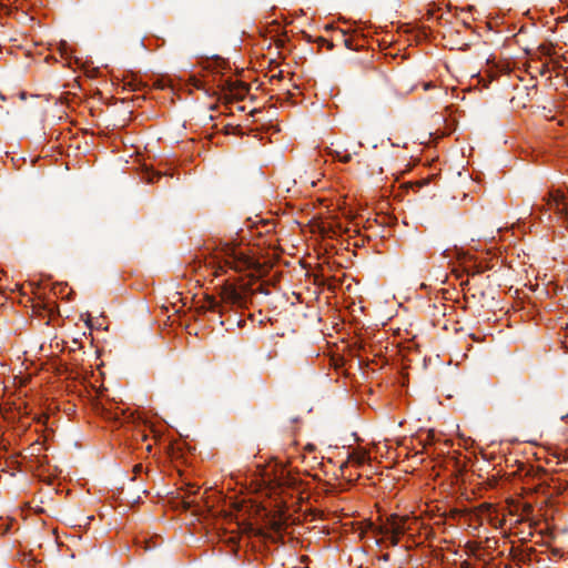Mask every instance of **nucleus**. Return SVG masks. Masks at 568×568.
<instances>
[{
    "mask_svg": "<svg viewBox=\"0 0 568 568\" xmlns=\"http://www.w3.org/2000/svg\"><path fill=\"white\" fill-rule=\"evenodd\" d=\"M221 300L219 302L213 296H207L202 305V308L207 312H216L220 315L224 313L225 305L246 307V298L240 293L236 287L232 284H225L221 288Z\"/></svg>",
    "mask_w": 568,
    "mask_h": 568,
    "instance_id": "obj_1",
    "label": "nucleus"
},
{
    "mask_svg": "<svg viewBox=\"0 0 568 568\" xmlns=\"http://www.w3.org/2000/svg\"><path fill=\"white\" fill-rule=\"evenodd\" d=\"M406 517L393 514L387 518L386 524L378 528V531L383 535H403L406 531Z\"/></svg>",
    "mask_w": 568,
    "mask_h": 568,
    "instance_id": "obj_2",
    "label": "nucleus"
},
{
    "mask_svg": "<svg viewBox=\"0 0 568 568\" xmlns=\"http://www.w3.org/2000/svg\"><path fill=\"white\" fill-rule=\"evenodd\" d=\"M549 205L558 215L568 221V199L562 193L551 195Z\"/></svg>",
    "mask_w": 568,
    "mask_h": 568,
    "instance_id": "obj_3",
    "label": "nucleus"
},
{
    "mask_svg": "<svg viewBox=\"0 0 568 568\" xmlns=\"http://www.w3.org/2000/svg\"><path fill=\"white\" fill-rule=\"evenodd\" d=\"M490 541H493L495 545L497 544V540L495 539H487L486 540V544H487V547L485 548H480L478 550V558H480L483 561L487 562L488 565H490V561L494 560V556H491L490 554L487 552V548H490ZM491 568H495V565L491 562Z\"/></svg>",
    "mask_w": 568,
    "mask_h": 568,
    "instance_id": "obj_4",
    "label": "nucleus"
},
{
    "mask_svg": "<svg viewBox=\"0 0 568 568\" xmlns=\"http://www.w3.org/2000/svg\"><path fill=\"white\" fill-rule=\"evenodd\" d=\"M477 77H478V82L483 83V87L487 88L488 84L494 80L495 73H494L493 69H487L484 71V73L479 72Z\"/></svg>",
    "mask_w": 568,
    "mask_h": 568,
    "instance_id": "obj_5",
    "label": "nucleus"
},
{
    "mask_svg": "<svg viewBox=\"0 0 568 568\" xmlns=\"http://www.w3.org/2000/svg\"><path fill=\"white\" fill-rule=\"evenodd\" d=\"M343 41H344V44L347 49L349 50H357V47L354 45L353 43V39L351 37H346L344 33H343Z\"/></svg>",
    "mask_w": 568,
    "mask_h": 568,
    "instance_id": "obj_6",
    "label": "nucleus"
},
{
    "mask_svg": "<svg viewBox=\"0 0 568 568\" xmlns=\"http://www.w3.org/2000/svg\"><path fill=\"white\" fill-rule=\"evenodd\" d=\"M352 459L355 460L357 464H364L366 462V454H354L352 456Z\"/></svg>",
    "mask_w": 568,
    "mask_h": 568,
    "instance_id": "obj_7",
    "label": "nucleus"
},
{
    "mask_svg": "<svg viewBox=\"0 0 568 568\" xmlns=\"http://www.w3.org/2000/svg\"><path fill=\"white\" fill-rule=\"evenodd\" d=\"M499 568H511V562L508 558L501 560V551H499Z\"/></svg>",
    "mask_w": 568,
    "mask_h": 568,
    "instance_id": "obj_8",
    "label": "nucleus"
},
{
    "mask_svg": "<svg viewBox=\"0 0 568 568\" xmlns=\"http://www.w3.org/2000/svg\"><path fill=\"white\" fill-rule=\"evenodd\" d=\"M336 156L338 158L339 161L344 162V163H347L351 161L352 159V155L349 153L341 156L339 152H336Z\"/></svg>",
    "mask_w": 568,
    "mask_h": 568,
    "instance_id": "obj_9",
    "label": "nucleus"
},
{
    "mask_svg": "<svg viewBox=\"0 0 568 568\" xmlns=\"http://www.w3.org/2000/svg\"><path fill=\"white\" fill-rule=\"evenodd\" d=\"M399 536H400V535H392V537H390V544H392V546H396V545L398 544Z\"/></svg>",
    "mask_w": 568,
    "mask_h": 568,
    "instance_id": "obj_10",
    "label": "nucleus"
},
{
    "mask_svg": "<svg viewBox=\"0 0 568 568\" xmlns=\"http://www.w3.org/2000/svg\"><path fill=\"white\" fill-rule=\"evenodd\" d=\"M143 470V466L141 464H138L133 467L134 474H140Z\"/></svg>",
    "mask_w": 568,
    "mask_h": 568,
    "instance_id": "obj_11",
    "label": "nucleus"
},
{
    "mask_svg": "<svg viewBox=\"0 0 568 568\" xmlns=\"http://www.w3.org/2000/svg\"><path fill=\"white\" fill-rule=\"evenodd\" d=\"M240 88H241L243 94H245L247 92V90H248L246 84H244V83H241Z\"/></svg>",
    "mask_w": 568,
    "mask_h": 568,
    "instance_id": "obj_12",
    "label": "nucleus"
},
{
    "mask_svg": "<svg viewBox=\"0 0 568 568\" xmlns=\"http://www.w3.org/2000/svg\"><path fill=\"white\" fill-rule=\"evenodd\" d=\"M498 478H499V487H500L503 485V475H501V470L500 469H499Z\"/></svg>",
    "mask_w": 568,
    "mask_h": 568,
    "instance_id": "obj_13",
    "label": "nucleus"
},
{
    "mask_svg": "<svg viewBox=\"0 0 568 568\" xmlns=\"http://www.w3.org/2000/svg\"><path fill=\"white\" fill-rule=\"evenodd\" d=\"M281 78H282V72H278L277 74L272 77V79H281Z\"/></svg>",
    "mask_w": 568,
    "mask_h": 568,
    "instance_id": "obj_14",
    "label": "nucleus"
},
{
    "mask_svg": "<svg viewBox=\"0 0 568 568\" xmlns=\"http://www.w3.org/2000/svg\"><path fill=\"white\" fill-rule=\"evenodd\" d=\"M322 41L327 43L328 49H332V48H333V43H331V42H328V41H326V40H324V39H322Z\"/></svg>",
    "mask_w": 568,
    "mask_h": 568,
    "instance_id": "obj_15",
    "label": "nucleus"
},
{
    "mask_svg": "<svg viewBox=\"0 0 568 568\" xmlns=\"http://www.w3.org/2000/svg\"><path fill=\"white\" fill-rule=\"evenodd\" d=\"M232 263H233V262H231V261H226V264H227V265H230L231 267H233ZM234 268H236V270H237V266H235V265H234Z\"/></svg>",
    "mask_w": 568,
    "mask_h": 568,
    "instance_id": "obj_16",
    "label": "nucleus"
},
{
    "mask_svg": "<svg viewBox=\"0 0 568 568\" xmlns=\"http://www.w3.org/2000/svg\"><path fill=\"white\" fill-rule=\"evenodd\" d=\"M194 85H195L196 88H201V83H200V81H195V82H194Z\"/></svg>",
    "mask_w": 568,
    "mask_h": 568,
    "instance_id": "obj_17",
    "label": "nucleus"
},
{
    "mask_svg": "<svg viewBox=\"0 0 568 568\" xmlns=\"http://www.w3.org/2000/svg\"><path fill=\"white\" fill-rule=\"evenodd\" d=\"M498 70H499V73L503 71V68H501V63H500V62H499Z\"/></svg>",
    "mask_w": 568,
    "mask_h": 568,
    "instance_id": "obj_18",
    "label": "nucleus"
},
{
    "mask_svg": "<svg viewBox=\"0 0 568 568\" xmlns=\"http://www.w3.org/2000/svg\"><path fill=\"white\" fill-rule=\"evenodd\" d=\"M498 526H499V530H500L501 529V520L500 519H499Z\"/></svg>",
    "mask_w": 568,
    "mask_h": 568,
    "instance_id": "obj_19",
    "label": "nucleus"
},
{
    "mask_svg": "<svg viewBox=\"0 0 568 568\" xmlns=\"http://www.w3.org/2000/svg\"><path fill=\"white\" fill-rule=\"evenodd\" d=\"M498 258H499V261L501 260V253L500 252H499Z\"/></svg>",
    "mask_w": 568,
    "mask_h": 568,
    "instance_id": "obj_20",
    "label": "nucleus"
}]
</instances>
